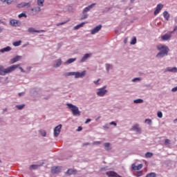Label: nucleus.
Listing matches in <instances>:
<instances>
[{
  "label": "nucleus",
  "mask_w": 177,
  "mask_h": 177,
  "mask_svg": "<svg viewBox=\"0 0 177 177\" xmlns=\"http://www.w3.org/2000/svg\"><path fill=\"white\" fill-rule=\"evenodd\" d=\"M157 49L159 53L156 55V57H164V56H167L169 52V48L168 46L160 44L157 46Z\"/></svg>",
  "instance_id": "1"
},
{
  "label": "nucleus",
  "mask_w": 177,
  "mask_h": 177,
  "mask_svg": "<svg viewBox=\"0 0 177 177\" xmlns=\"http://www.w3.org/2000/svg\"><path fill=\"white\" fill-rule=\"evenodd\" d=\"M18 67H20V64L12 65L7 68H4L3 66L0 65V75H6V74L15 71Z\"/></svg>",
  "instance_id": "2"
},
{
  "label": "nucleus",
  "mask_w": 177,
  "mask_h": 177,
  "mask_svg": "<svg viewBox=\"0 0 177 177\" xmlns=\"http://www.w3.org/2000/svg\"><path fill=\"white\" fill-rule=\"evenodd\" d=\"M68 109L72 111L74 115H81V111L78 109V106L73 105V104H67Z\"/></svg>",
  "instance_id": "3"
},
{
  "label": "nucleus",
  "mask_w": 177,
  "mask_h": 177,
  "mask_svg": "<svg viewBox=\"0 0 177 177\" xmlns=\"http://www.w3.org/2000/svg\"><path fill=\"white\" fill-rule=\"evenodd\" d=\"M106 86H104L103 88H99L98 92H97V96L103 97L106 93H107Z\"/></svg>",
  "instance_id": "4"
},
{
  "label": "nucleus",
  "mask_w": 177,
  "mask_h": 177,
  "mask_svg": "<svg viewBox=\"0 0 177 177\" xmlns=\"http://www.w3.org/2000/svg\"><path fill=\"white\" fill-rule=\"evenodd\" d=\"M61 131H62V124H59L54 129V136H55V138H57V136L60 135Z\"/></svg>",
  "instance_id": "5"
},
{
  "label": "nucleus",
  "mask_w": 177,
  "mask_h": 177,
  "mask_svg": "<svg viewBox=\"0 0 177 177\" xmlns=\"http://www.w3.org/2000/svg\"><path fill=\"white\" fill-rule=\"evenodd\" d=\"M86 74V71H83L82 72H75V78H84Z\"/></svg>",
  "instance_id": "6"
},
{
  "label": "nucleus",
  "mask_w": 177,
  "mask_h": 177,
  "mask_svg": "<svg viewBox=\"0 0 177 177\" xmlns=\"http://www.w3.org/2000/svg\"><path fill=\"white\" fill-rule=\"evenodd\" d=\"M142 168H143L142 164H140L138 166L136 165V163H133L131 165V169H133V171H139V170L142 169Z\"/></svg>",
  "instance_id": "7"
},
{
  "label": "nucleus",
  "mask_w": 177,
  "mask_h": 177,
  "mask_svg": "<svg viewBox=\"0 0 177 177\" xmlns=\"http://www.w3.org/2000/svg\"><path fill=\"white\" fill-rule=\"evenodd\" d=\"M100 30H102V25L97 26L91 30V33L92 35H95V34H97V32H100Z\"/></svg>",
  "instance_id": "8"
},
{
  "label": "nucleus",
  "mask_w": 177,
  "mask_h": 177,
  "mask_svg": "<svg viewBox=\"0 0 177 177\" xmlns=\"http://www.w3.org/2000/svg\"><path fill=\"white\" fill-rule=\"evenodd\" d=\"M31 6V1L26 3L23 2L17 5V8H30Z\"/></svg>",
  "instance_id": "9"
},
{
  "label": "nucleus",
  "mask_w": 177,
  "mask_h": 177,
  "mask_svg": "<svg viewBox=\"0 0 177 177\" xmlns=\"http://www.w3.org/2000/svg\"><path fill=\"white\" fill-rule=\"evenodd\" d=\"M106 175H107V176L109 177H122L120 175H118V174H117L115 171H107L106 173Z\"/></svg>",
  "instance_id": "10"
},
{
  "label": "nucleus",
  "mask_w": 177,
  "mask_h": 177,
  "mask_svg": "<svg viewBox=\"0 0 177 177\" xmlns=\"http://www.w3.org/2000/svg\"><path fill=\"white\" fill-rule=\"evenodd\" d=\"M10 24L13 27H19L20 26V21L16 19H12L10 21Z\"/></svg>",
  "instance_id": "11"
},
{
  "label": "nucleus",
  "mask_w": 177,
  "mask_h": 177,
  "mask_svg": "<svg viewBox=\"0 0 177 177\" xmlns=\"http://www.w3.org/2000/svg\"><path fill=\"white\" fill-rule=\"evenodd\" d=\"M172 32H170L169 34H165L162 36V41H168V39H170V38L172 37Z\"/></svg>",
  "instance_id": "12"
},
{
  "label": "nucleus",
  "mask_w": 177,
  "mask_h": 177,
  "mask_svg": "<svg viewBox=\"0 0 177 177\" xmlns=\"http://www.w3.org/2000/svg\"><path fill=\"white\" fill-rule=\"evenodd\" d=\"M95 3H93L90 6H88V7H86L84 10H83V12L82 13H86L87 12H89L92 8H93V6H95Z\"/></svg>",
  "instance_id": "13"
},
{
  "label": "nucleus",
  "mask_w": 177,
  "mask_h": 177,
  "mask_svg": "<svg viewBox=\"0 0 177 177\" xmlns=\"http://www.w3.org/2000/svg\"><path fill=\"white\" fill-rule=\"evenodd\" d=\"M164 8V5L162 4H158L156 9V15H158L160 12L161 11V9Z\"/></svg>",
  "instance_id": "14"
},
{
  "label": "nucleus",
  "mask_w": 177,
  "mask_h": 177,
  "mask_svg": "<svg viewBox=\"0 0 177 177\" xmlns=\"http://www.w3.org/2000/svg\"><path fill=\"white\" fill-rule=\"evenodd\" d=\"M52 174H59L60 172V167H53L51 169Z\"/></svg>",
  "instance_id": "15"
},
{
  "label": "nucleus",
  "mask_w": 177,
  "mask_h": 177,
  "mask_svg": "<svg viewBox=\"0 0 177 177\" xmlns=\"http://www.w3.org/2000/svg\"><path fill=\"white\" fill-rule=\"evenodd\" d=\"M20 59H21V56L17 55V56L15 57L14 58H12L10 60L11 64H13V63H16V62H19V60H20Z\"/></svg>",
  "instance_id": "16"
},
{
  "label": "nucleus",
  "mask_w": 177,
  "mask_h": 177,
  "mask_svg": "<svg viewBox=\"0 0 177 177\" xmlns=\"http://www.w3.org/2000/svg\"><path fill=\"white\" fill-rule=\"evenodd\" d=\"M133 131H136L138 133H140L142 132V129L140 127H139V124H136L132 127Z\"/></svg>",
  "instance_id": "17"
},
{
  "label": "nucleus",
  "mask_w": 177,
  "mask_h": 177,
  "mask_svg": "<svg viewBox=\"0 0 177 177\" xmlns=\"http://www.w3.org/2000/svg\"><path fill=\"white\" fill-rule=\"evenodd\" d=\"M28 31V32H45V30H37L34 28H29Z\"/></svg>",
  "instance_id": "18"
},
{
  "label": "nucleus",
  "mask_w": 177,
  "mask_h": 177,
  "mask_svg": "<svg viewBox=\"0 0 177 177\" xmlns=\"http://www.w3.org/2000/svg\"><path fill=\"white\" fill-rule=\"evenodd\" d=\"M66 174L68 175H75V174H77V170L73 169H68V171H66Z\"/></svg>",
  "instance_id": "19"
},
{
  "label": "nucleus",
  "mask_w": 177,
  "mask_h": 177,
  "mask_svg": "<svg viewBox=\"0 0 177 177\" xmlns=\"http://www.w3.org/2000/svg\"><path fill=\"white\" fill-rule=\"evenodd\" d=\"M10 50H12V48H10V46H7V47H6L4 48L1 49L0 52L1 53H3L5 52H10Z\"/></svg>",
  "instance_id": "20"
},
{
  "label": "nucleus",
  "mask_w": 177,
  "mask_h": 177,
  "mask_svg": "<svg viewBox=\"0 0 177 177\" xmlns=\"http://www.w3.org/2000/svg\"><path fill=\"white\" fill-rule=\"evenodd\" d=\"M32 12H33V13L37 14L39 13V12H41V8L40 7H35L31 9Z\"/></svg>",
  "instance_id": "21"
},
{
  "label": "nucleus",
  "mask_w": 177,
  "mask_h": 177,
  "mask_svg": "<svg viewBox=\"0 0 177 177\" xmlns=\"http://www.w3.org/2000/svg\"><path fill=\"white\" fill-rule=\"evenodd\" d=\"M163 17L168 21L169 20V13L167 11L163 12Z\"/></svg>",
  "instance_id": "22"
},
{
  "label": "nucleus",
  "mask_w": 177,
  "mask_h": 177,
  "mask_svg": "<svg viewBox=\"0 0 177 177\" xmlns=\"http://www.w3.org/2000/svg\"><path fill=\"white\" fill-rule=\"evenodd\" d=\"M77 60L76 58H70L66 62V64H71V63H74Z\"/></svg>",
  "instance_id": "23"
},
{
  "label": "nucleus",
  "mask_w": 177,
  "mask_h": 177,
  "mask_svg": "<svg viewBox=\"0 0 177 177\" xmlns=\"http://www.w3.org/2000/svg\"><path fill=\"white\" fill-rule=\"evenodd\" d=\"M91 57V54H85L84 56L81 59V62L84 63V62H85V60H86V59H88V57Z\"/></svg>",
  "instance_id": "24"
},
{
  "label": "nucleus",
  "mask_w": 177,
  "mask_h": 177,
  "mask_svg": "<svg viewBox=\"0 0 177 177\" xmlns=\"http://www.w3.org/2000/svg\"><path fill=\"white\" fill-rule=\"evenodd\" d=\"M62 66V59H57L56 64L54 65V67H60Z\"/></svg>",
  "instance_id": "25"
},
{
  "label": "nucleus",
  "mask_w": 177,
  "mask_h": 177,
  "mask_svg": "<svg viewBox=\"0 0 177 177\" xmlns=\"http://www.w3.org/2000/svg\"><path fill=\"white\" fill-rule=\"evenodd\" d=\"M104 148H105V150L106 151L111 150V147H110V143L109 142L105 143Z\"/></svg>",
  "instance_id": "26"
},
{
  "label": "nucleus",
  "mask_w": 177,
  "mask_h": 177,
  "mask_svg": "<svg viewBox=\"0 0 177 177\" xmlns=\"http://www.w3.org/2000/svg\"><path fill=\"white\" fill-rule=\"evenodd\" d=\"M1 1L3 2V3H6L7 5H10V3L13 2L12 0H1Z\"/></svg>",
  "instance_id": "27"
},
{
  "label": "nucleus",
  "mask_w": 177,
  "mask_h": 177,
  "mask_svg": "<svg viewBox=\"0 0 177 177\" xmlns=\"http://www.w3.org/2000/svg\"><path fill=\"white\" fill-rule=\"evenodd\" d=\"M12 45L14 46H20V45H21V41H15L12 43Z\"/></svg>",
  "instance_id": "28"
},
{
  "label": "nucleus",
  "mask_w": 177,
  "mask_h": 177,
  "mask_svg": "<svg viewBox=\"0 0 177 177\" xmlns=\"http://www.w3.org/2000/svg\"><path fill=\"white\" fill-rule=\"evenodd\" d=\"M44 2H45V0H37L38 6H44Z\"/></svg>",
  "instance_id": "29"
},
{
  "label": "nucleus",
  "mask_w": 177,
  "mask_h": 177,
  "mask_svg": "<svg viewBox=\"0 0 177 177\" xmlns=\"http://www.w3.org/2000/svg\"><path fill=\"white\" fill-rule=\"evenodd\" d=\"M75 75V72H68V73H64L65 77H70V75Z\"/></svg>",
  "instance_id": "30"
},
{
  "label": "nucleus",
  "mask_w": 177,
  "mask_h": 177,
  "mask_svg": "<svg viewBox=\"0 0 177 177\" xmlns=\"http://www.w3.org/2000/svg\"><path fill=\"white\" fill-rule=\"evenodd\" d=\"M167 71H169L170 73H176L177 68L176 67H174V68L167 69Z\"/></svg>",
  "instance_id": "31"
},
{
  "label": "nucleus",
  "mask_w": 177,
  "mask_h": 177,
  "mask_svg": "<svg viewBox=\"0 0 177 177\" xmlns=\"http://www.w3.org/2000/svg\"><path fill=\"white\" fill-rule=\"evenodd\" d=\"M26 106L25 104H21V105H17L16 107L18 110H23L24 107Z\"/></svg>",
  "instance_id": "32"
},
{
  "label": "nucleus",
  "mask_w": 177,
  "mask_h": 177,
  "mask_svg": "<svg viewBox=\"0 0 177 177\" xmlns=\"http://www.w3.org/2000/svg\"><path fill=\"white\" fill-rule=\"evenodd\" d=\"M171 145V140L166 139L165 140V146H169Z\"/></svg>",
  "instance_id": "33"
},
{
  "label": "nucleus",
  "mask_w": 177,
  "mask_h": 177,
  "mask_svg": "<svg viewBox=\"0 0 177 177\" xmlns=\"http://www.w3.org/2000/svg\"><path fill=\"white\" fill-rule=\"evenodd\" d=\"M145 157H146V158H150L153 157V153L151 152H147L145 154Z\"/></svg>",
  "instance_id": "34"
},
{
  "label": "nucleus",
  "mask_w": 177,
  "mask_h": 177,
  "mask_svg": "<svg viewBox=\"0 0 177 177\" xmlns=\"http://www.w3.org/2000/svg\"><path fill=\"white\" fill-rule=\"evenodd\" d=\"M39 167V165H30V169H38Z\"/></svg>",
  "instance_id": "35"
},
{
  "label": "nucleus",
  "mask_w": 177,
  "mask_h": 177,
  "mask_svg": "<svg viewBox=\"0 0 177 177\" xmlns=\"http://www.w3.org/2000/svg\"><path fill=\"white\" fill-rule=\"evenodd\" d=\"M133 103L139 104V103H143V100L142 99H137L133 101Z\"/></svg>",
  "instance_id": "36"
},
{
  "label": "nucleus",
  "mask_w": 177,
  "mask_h": 177,
  "mask_svg": "<svg viewBox=\"0 0 177 177\" xmlns=\"http://www.w3.org/2000/svg\"><path fill=\"white\" fill-rule=\"evenodd\" d=\"M130 44L131 45H135L136 44V38L135 37L131 39Z\"/></svg>",
  "instance_id": "37"
},
{
  "label": "nucleus",
  "mask_w": 177,
  "mask_h": 177,
  "mask_svg": "<svg viewBox=\"0 0 177 177\" xmlns=\"http://www.w3.org/2000/svg\"><path fill=\"white\" fill-rule=\"evenodd\" d=\"M142 175H143V171H137V173L136 174V176H137V177L142 176Z\"/></svg>",
  "instance_id": "38"
},
{
  "label": "nucleus",
  "mask_w": 177,
  "mask_h": 177,
  "mask_svg": "<svg viewBox=\"0 0 177 177\" xmlns=\"http://www.w3.org/2000/svg\"><path fill=\"white\" fill-rule=\"evenodd\" d=\"M70 21V19H68L67 21H65L64 22H61L57 24V26H63V24H66V23H68Z\"/></svg>",
  "instance_id": "39"
},
{
  "label": "nucleus",
  "mask_w": 177,
  "mask_h": 177,
  "mask_svg": "<svg viewBox=\"0 0 177 177\" xmlns=\"http://www.w3.org/2000/svg\"><path fill=\"white\" fill-rule=\"evenodd\" d=\"M146 177H156V173H150L147 174Z\"/></svg>",
  "instance_id": "40"
},
{
  "label": "nucleus",
  "mask_w": 177,
  "mask_h": 177,
  "mask_svg": "<svg viewBox=\"0 0 177 177\" xmlns=\"http://www.w3.org/2000/svg\"><path fill=\"white\" fill-rule=\"evenodd\" d=\"M157 115H158V118H162V112L158 111Z\"/></svg>",
  "instance_id": "41"
},
{
  "label": "nucleus",
  "mask_w": 177,
  "mask_h": 177,
  "mask_svg": "<svg viewBox=\"0 0 177 177\" xmlns=\"http://www.w3.org/2000/svg\"><path fill=\"white\" fill-rule=\"evenodd\" d=\"M40 133L41 136H46V131H45L44 130H41Z\"/></svg>",
  "instance_id": "42"
},
{
  "label": "nucleus",
  "mask_w": 177,
  "mask_h": 177,
  "mask_svg": "<svg viewBox=\"0 0 177 177\" xmlns=\"http://www.w3.org/2000/svg\"><path fill=\"white\" fill-rule=\"evenodd\" d=\"M18 17H19V19H21V17H27V15L24 13H21L18 15Z\"/></svg>",
  "instance_id": "43"
},
{
  "label": "nucleus",
  "mask_w": 177,
  "mask_h": 177,
  "mask_svg": "<svg viewBox=\"0 0 177 177\" xmlns=\"http://www.w3.org/2000/svg\"><path fill=\"white\" fill-rule=\"evenodd\" d=\"M88 17V15L86 13H83V15L82 17V20H84Z\"/></svg>",
  "instance_id": "44"
},
{
  "label": "nucleus",
  "mask_w": 177,
  "mask_h": 177,
  "mask_svg": "<svg viewBox=\"0 0 177 177\" xmlns=\"http://www.w3.org/2000/svg\"><path fill=\"white\" fill-rule=\"evenodd\" d=\"M106 67L107 71H109V70H110V68H113V66L109 64H106Z\"/></svg>",
  "instance_id": "45"
},
{
  "label": "nucleus",
  "mask_w": 177,
  "mask_h": 177,
  "mask_svg": "<svg viewBox=\"0 0 177 177\" xmlns=\"http://www.w3.org/2000/svg\"><path fill=\"white\" fill-rule=\"evenodd\" d=\"M145 124H151V120L150 119H147L145 121Z\"/></svg>",
  "instance_id": "46"
},
{
  "label": "nucleus",
  "mask_w": 177,
  "mask_h": 177,
  "mask_svg": "<svg viewBox=\"0 0 177 177\" xmlns=\"http://www.w3.org/2000/svg\"><path fill=\"white\" fill-rule=\"evenodd\" d=\"M110 125H114V127H117V123H115V122H111L109 123Z\"/></svg>",
  "instance_id": "47"
},
{
  "label": "nucleus",
  "mask_w": 177,
  "mask_h": 177,
  "mask_svg": "<svg viewBox=\"0 0 177 177\" xmlns=\"http://www.w3.org/2000/svg\"><path fill=\"white\" fill-rule=\"evenodd\" d=\"M102 142L100 141H95L93 143V145H101Z\"/></svg>",
  "instance_id": "48"
},
{
  "label": "nucleus",
  "mask_w": 177,
  "mask_h": 177,
  "mask_svg": "<svg viewBox=\"0 0 177 177\" xmlns=\"http://www.w3.org/2000/svg\"><path fill=\"white\" fill-rule=\"evenodd\" d=\"M136 81H140V78L137 77L133 80V82H136Z\"/></svg>",
  "instance_id": "49"
},
{
  "label": "nucleus",
  "mask_w": 177,
  "mask_h": 177,
  "mask_svg": "<svg viewBox=\"0 0 177 177\" xmlns=\"http://www.w3.org/2000/svg\"><path fill=\"white\" fill-rule=\"evenodd\" d=\"M79 28H81V27L80 26V25H77L74 27V30H78Z\"/></svg>",
  "instance_id": "50"
},
{
  "label": "nucleus",
  "mask_w": 177,
  "mask_h": 177,
  "mask_svg": "<svg viewBox=\"0 0 177 177\" xmlns=\"http://www.w3.org/2000/svg\"><path fill=\"white\" fill-rule=\"evenodd\" d=\"M99 81H100V79H98L97 81H95L94 84H95V85H97L99 84Z\"/></svg>",
  "instance_id": "51"
},
{
  "label": "nucleus",
  "mask_w": 177,
  "mask_h": 177,
  "mask_svg": "<svg viewBox=\"0 0 177 177\" xmlns=\"http://www.w3.org/2000/svg\"><path fill=\"white\" fill-rule=\"evenodd\" d=\"M77 131L78 132H80V131H82V127H79L77 128Z\"/></svg>",
  "instance_id": "52"
},
{
  "label": "nucleus",
  "mask_w": 177,
  "mask_h": 177,
  "mask_svg": "<svg viewBox=\"0 0 177 177\" xmlns=\"http://www.w3.org/2000/svg\"><path fill=\"white\" fill-rule=\"evenodd\" d=\"M104 129H109V125L108 124H105L104 126Z\"/></svg>",
  "instance_id": "53"
},
{
  "label": "nucleus",
  "mask_w": 177,
  "mask_h": 177,
  "mask_svg": "<svg viewBox=\"0 0 177 177\" xmlns=\"http://www.w3.org/2000/svg\"><path fill=\"white\" fill-rule=\"evenodd\" d=\"M19 70H21V73H25L26 71H24V69H23V68L19 67Z\"/></svg>",
  "instance_id": "54"
},
{
  "label": "nucleus",
  "mask_w": 177,
  "mask_h": 177,
  "mask_svg": "<svg viewBox=\"0 0 177 177\" xmlns=\"http://www.w3.org/2000/svg\"><path fill=\"white\" fill-rule=\"evenodd\" d=\"M84 24H85V23H81L79 24V26L81 28V27H83L84 26Z\"/></svg>",
  "instance_id": "55"
},
{
  "label": "nucleus",
  "mask_w": 177,
  "mask_h": 177,
  "mask_svg": "<svg viewBox=\"0 0 177 177\" xmlns=\"http://www.w3.org/2000/svg\"><path fill=\"white\" fill-rule=\"evenodd\" d=\"M88 122H91V119H87L86 121V124H88Z\"/></svg>",
  "instance_id": "56"
},
{
  "label": "nucleus",
  "mask_w": 177,
  "mask_h": 177,
  "mask_svg": "<svg viewBox=\"0 0 177 177\" xmlns=\"http://www.w3.org/2000/svg\"><path fill=\"white\" fill-rule=\"evenodd\" d=\"M124 42L125 44H127V42H128V38H126V39L124 40Z\"/></svg>",
  "instance_id": "57"
},
{
  "label": "nucleus",
  "mask_w": 177,
  "mask_h": 177,
  "mask_svg": "<svg viewBox=\"0 0 177 177\" xmlns=\"http://www.w3.org/2000/svg\"><path fill=\"white\" fill-rule=\"evenodd\" d=\"M2 31H3V29L2 28V27L0 26V34L1 32H2Z\"/></svg>",
  "instance_id": "58"
},
{
  "label": "nucleus",
  "mask_w": 177,
  "mask_h": 177,
  "mask_svg": "<svg viewBox=\"0 0 177 177\" xmlns=\"http://www.w3.org/2000/svg\"><path fill=\"white\" fill-rule=\"evenodd\" d=\"M88 145H89V143H86L83 145V146H88Z\"/></svg>",
  "instance_id": "59"
},
{
  "label": "nucleus",
  "mask_w": 177,
  "mask_h": 177,
  "mask_svg": "<svg viewBox=\"0 0 177 177\" xmlns=\"http://www.w3.org/2000/svg\"><path fill=\"white\" fill-rule=\"evenodd\" d=\"M21 95H23V93H19V96H21Z\"/></svg>",
  "instance_id": "60"
},
{
  "label": "nucleus",
  "mask_w": 177,
  "mask_h": 177,
  "mask_svg": "<svg viewBox=\"0 0 177 177\" xmlns=\"http://www.w3.org/2000/svg\"><path fill=\"white\" fill-rule=\"evenodd\" d=\"M131 3H133L135 2V0H131Z\"/></svg>",
  "instance_id": "61"
},
{
  "label": "nucleus",
  "mask_w": 177,
  "mask_h": 177,
  "mask_svg": "<svg viewBox=\"0 0 177 177\" xmlns=\"http://www.w3.org/2000/svg\"><path fill=\"white\" fill-rule=\"evenodd\" d=\"M153 15H156V11L153 12Z\"/></svg>",
  "instance_id": "62"
}]
</instances>
